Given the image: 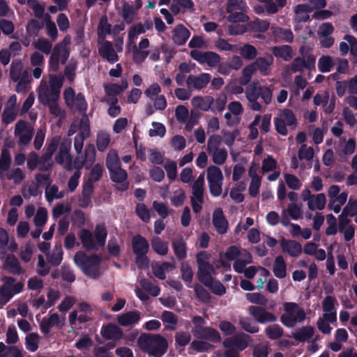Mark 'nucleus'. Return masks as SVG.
<instances>
[{
	"label": "nucleus",
	"instance_id": "1",
	"mask_svg": "<svg viewBox=\"0 0 357 357\" xmlns=\"http://www.w3.org/2000/svg\"><path fill=\"white\" fill-rule=\"evenodd\" d=\"M63 85V77L49 75L48 79L43 77L37 88L38 99L45 105L54 100H59L60 89Z\"/></svg>",
	"mask_w": 357,
	"mask_h": 357
},
{
	"label": "nucleus",
	"instance_id": "2",
	"mask_svg": "<svg viewBox=\"0 0 357 357\" xmlns=\"http://www.w3.org/2000/svg\"><path fill=\"white\" fill-rule=\"evenodd\" d=\"M139 348L155 357H161L167 351V342L160 335L142 334L137 340Z\"/></svg>",
	"mask_w": 357,
	"mask_h": 357
},
{
	"label": "nucleus",
	"instance_id": "3",
	"mask_svg": "<svg viewBox=\"0 0 357 357\" xmlns=\"http://www.w3.org/2000/svg\"><path fill=\"white\" fill-rule=\"evenodd\" d=\"M107 235V230L103 225H96L94 235L86 229H81L78 233L83 247L87 250H97L100 247H103Z\"/></svg>",
	"mask_w": 357,
	"mask_h": 357
},
{
	"label": "nucleus",
	"instance_id": "4",
	"mask_svg": "<svg viewBox=\"0 0 357 357\" xmlns=\"http://www.w3.org/2000/svg\"><path fill=\"white\" fill-rule=\"evenodd\" d=\"M75 264L87 276L97 278L101 275L100 264L101 257L97 255H87L82 251L76 252L74 257Z\"/></svg>",
	"mask_w": 357,
	"mask_h": 357
},
{
	"label": "nucleus",
	"instance_id": "5",
	"mask_svg": "<svg viewBox=\"0 0 357 357\" xmlns=\"http://www.w3.org/2000/svg\"><path fill=\"white\" fill-rule=\"evenodd\" d=\"M11 156L8 150L3 148L0 155V178L12 181L14 184H20L25 178V174L20 167L9 169Z\"/></svg>",
	"mask_w": 357,
	"mask_h": 357
},
{
	"label": "nucleus",
	"instance_id": "6",
	"mask_svg": "<svg viewBox=\"0 0 357 357\" xmlns=\"http://www.w3.org/2000/svg\"><path fill=\"white\" fill-rule=\"evenodd\" d=\"M306 319L304 308L294 302H285L283 304V312L280 317L282 324L287 328H294Z\"/></svg>",
	"mask_w": 357,
	"mask_h": 357
},
{
	"label": "nucleus",
	"instance_id": "7",
	"mask_svg": "<svg viewBox=\"0 0 357 357\" xmlns=\"http://www.w3.org/2000/svg\"><path fill=\"white\" fill-rule=\"evenodd\" d=\"M243 259H236L234 263V269L237 273H243L245 277L248 279L254 278L257 273H259L260 276L262 277L269 275V271L261 266H251L245 268L247 264H251L252 261V257L249 252H243Z\"/></svg>",
	"mask_w": 357,
	"mask_h": 357
},
{
	"label": "nucleus",
	"instance_id": "8",
	"mask_svg": "<svg viewBox=\"0 0 357 357\" xmlns=\"http://www.w3.org/2000/svg\"><path fill=\"white\" fill-rule=\"evenodd\" d=\"M276 131L282 136L288 134L287 127L295 128L298 126L297 118L292 110L284 108L278 112L273 120Z\"/></svg>",
	"mask_w": 357,
	"mask_h": 357
},
{
	"label": "nucleus",
	"instance_id": "9",
	"mask_svg": "<svg viewBox=\"0 0 357 357\" xmlns=\"http://www.w3.org/2000/svg\"><path fill=\"white\" fill-rule=\"evenodd\" d=\"M222 139L218 135L210 136L207 141V151L212 158L213 163L222 165L227 158V151L224 148H220Z\"/></svg>",
	"mask_w": 357,
	"mask_h": 357
},
{
	"label": "nucleus",
	"instance_id": "10",
	"mask_svg": "<svg viewBox=\"0 0 357 357\" xmlns=\"http://www.w3.org/2000/svg\"><path fill=\"white\" fill-rule=\"evenodd\" d=\"M210 255L206 252H201L197 255V261L199 271L197 276L201 282L204 285H208L213 279L212 275L215 272L214 267L209 263Z\"/></svg>",
	"mask_w": 357,
	"mask_h": 357
},
{
	"label": "nucleus",
	"instance_id": "11",
	"mask_svg": "<svg viewBox=\"0 0 357 357\" xmlns=\"http://www.w3.org/2000/svg\"><path fill=\"white\" fill-rule=\"evenodd\" d=\"M204 184V174H201L192 184L190 203L193 211L196 213H199L202 209L205 194Z\"/></svg>",
	"mask_w": 357,
	"mask_h": 357
},
{
	"label": "nucleus",
	"instance_id": "12",
	"mask_svg": "<svg viewBox=\"0 0 357 357\" xmlns=\"http://www.w3.org/2000/svg\"><path fill=\"white\" fill-rule=\"evenodd\" d=\"M206 178L211 194L219 197L222 192L224 176L220 167L210 165L206 169Z\"/></svg>",
	"mask_w": 357,
	"mask_h": 357
},
{
	"label": "nucleus",
	"instance_id": "13",
	"mask_svg": "<svg viewBox=\"0 0 357 357\" xmlns=\"http://www.w3.org/2000/svg\"><path fill=\"white\" fill-rule=\"evenodd\" d=\"M24 284L22 282H16L11 277L5 278L3 284L0 287V305H5L12 297L22 292Z\"/></svg>",
	"mask_w": 357,
	"mask_h": 357
},
{
	"label": "nucleus",
	"instance_id": "14",
	"mask_svg": "<svg viewBox=\"0 0 357 357\" xmlns=\"http://www.w3.org/2000/svg\"><path fill=\"white\" fill-rule=\"evenodd\" d=\"M328 197V208L333 212L338 213L342 206L347 202L348 192L340 191V188L337 185H331L327 191Z\"/></svg>",
	"mask_w": 357,
	"mask_h": 357
},
{
	"label": "nucleus",
	"instance_id": "15",
	"mask_svg": "<svg viewBox=\"0 0 357 357\" xmlns=\"http://www.w3.org/2000/svg\"><path fill=\"white\" fill-rule=\"evenodd\" d=\"M63 98L70 109H75L84 114L86 113L88 106L82 93H79L76 95L75 91L68 87L63 91Z\"/></svg>",
	"mask_w": 357,
	"mask_h": 357
},
{
	"label": "nucleus",
	"instance_id": "16",
	"mask_svg": "<svg viewBox=\"0 0 357 357\" xmlns=\"http://www.w3.org/2000/svg\"><path fill=\"white\" fill-rule=\"evenodd\" d=\"M14 135L18 138V144L21 146H26L31 142L33 128L24 121H19L15 124Z\"/></svg>",
	"mask_w": 357,
	"mask_h": 357
},
{
	"label": "nucleus",
	"instance_id": "17",
	"mask_svg": "<svg viewBox=\"0 0 357 357\" xmlns=\"http://www.w3.org/2000/svg\"><path fill=\"white\" fill-rule=\"evenodd\" d=\"M128 86V82L123 79L121 84L107 83L103 84L106 96L102 100L107 103H117L116 96L123 93Z\"/></svg>",
	"mask_w": 357,
	"mask_h": 357
},
{
	"label": "nucleus",
	"instance_id": "18",
	"mask_svg": "<svg viewBox=\"0 0 357 357\" xmlns=\"http://www.w3.org/2000/svg\"><path fill=\"white\" fill-rule=\"evenodd\" d=\"M261 169L263 174L268 173L267 178L270 181L277 180L280 175V169L278 162L271 155H268L262 160Z\"/></svg>",
	"mask_w": 357,
	"mask_h": 357
},
{
	"label": "nucleus",
	"instance_id": "19",
	"mask_svg": "<svg viewBox=\"0 0 357 357\" xmlns=\"http://www.w3.org/2000/svg\"><path fill=\"white\" fill-rule=\"evenodd\" d=\"M314 63L315 57L314 56H309L306 59L302 57H297L293 61L291 65L287 67L286 72L282 75L285 77L287 74L301 72L305 68H314Z\"/></svg>",
	"mask_w": 357,
	"mask_h": 357
},
{
	"label": "nucleus",
	"instance_id": "20",
	"mask_svg": "<svg viewBox=\"0 0 357 357\" xmlns=\"http://www.w3.org/2000/svg\"><path fill=\"white\" fill-rule=\"evenodd\" d=\"M190 56L199 63H207L210 67L216 66L220 61V55L213 52H203L194 50L190 52Z\"/></svg>",
	"mask_w": 357,
	"mask_h": 357
},
{
	"label": "nucleus",
	"instance_id": "21",
	"mask_svg": "<svg viewBox=\"0 0 357 357\" xmlns=\"http://www.w3.org/2000/svg\"><path fill=\"white\" fill-rule=\"evenodd\" d=\"M303 217L301 208L295 203H291L287 208H284L281 214V222L284 227L289 225V218L294 220H298Z\"/></svg>",
	"mask_w": 357,
	"mask_h": 357
},
{
	"label": "nucleus",
	"instance_id": "22",
	"mask_svg": "<svg viewBox=\"0 0 357 357\" xmlns=\"http://www.w3.org/2000/svg\"><path fill=\"white\" fill-rule=\"evenodd\" d=\"M149 47V40L148 38H142L138 45L135 43L129 47L132 50V59L137 63H143L149 56V52L146 49Z\"/></svg>",
	"mask_w": 357,
	"mask_h": 357
},
{
	"label": "nucleus",
	"instance_id": "23",
	"mask_svg": "<svg viewBox=\"0 0 357 357\" xmlns=\"http://www.w3.org/2000/svg\"><path fill=\"white\" fill-rule=\"evenodd\" d=\"M337 305L335 298L331 296H326L322 302L323 314L321 317L328 319L331 324L336 322V306Z\"/></svg>",
	"mask_w": 357,
	"mask_h": 357
},
{
	"label": "nucleus",
	"instance_id": "24",
	"mask_svg": "<svg viewBox=\"0 0 357 357\" xmlns=\"http://www.w3.org/2000/svg\"><path fill=\"white\" fill-rule=\"evenodd\" d=\"M329 99V92L328 91H323L314 96L313 101L315 105H321L326 113L331 114L335 109V98L334 96L332 97L331 98L330 102L328 103Z\"/></svg>",
	"mask_w": 357,
	"mask_h": 357
},
{
	"label": "nucleus",
	"instance_id": "25",
	"mask_svg": "<svg viewBox=\"0 0 357 357\" xmlns=\"http://www.w3.org/2000/svg\"><path fill=\"white\" fill-rule=\"evenodd\" d=\"M250 338V336L246 334L239 333L234 337L225 340L223 345L226 348H235L237 350L242 351L248 346Z\"/></svg>",
	"mask_w": 357,
	"mask_h": 357
},
{
	"label": "nucleus",
	"instance_id": "26",
	"mask_svg": "<svg viewBox=\"0 0 357 357\" xmlns=\"http://www.w3.org/2000/svg\"><path fill=\"white\" fill-rule=\"evenodd\" d=\"M98 52L102 58L111 63H114L119 60L117 53L111 42L107 40L99 41Z\"/></svg>",
	"mask_w": 357,
	"mask_h": 357
},
{
	"label": "nucleus",
	"instance_id": "27",
	"mask_svg": "<svg viewBox=\"0 0 357 357\" xmlns=\"http://www.w3.org/2000/svg\"><path fill=\"white\" fill-rule=\"evenodd\" d=\"M248 311L259 323L264 324L266 322H274L276 321V317L273 314L266 311L263 307L251 305L249 307Z\"/></svg>",
	"mask_w": 357,
	"mask_h": 357
},
{
	"label": "nucleus",
	"instance_id": "28",
	"mask_svg": "<svg viewBox=\"0 0 357 357\" xmlns=\"http://www.w3.org/2000/svg\"><path fill=\"white\" fill-rule=\"evenodd\" d=\"M211 78L208 73H202L198 76L190 75L186 80V85L190 90H200L209 83Z\"/></svg>",
	"mask_w": 357,
	"mask_h": 357
},
{
	"label": "nucleus",
	"instance_id": "29",
	"mask_svg": "<svg viewBox=\"0 0 357 357\" xmlns=\"http://www.w3.org/2000/svg\"><path fill=\"white\" fill-rule=\"evenodd\" d=\"M213 224L220 234H224L228 229V222L220 208H216L213 213Z\"/></svg>",
	"mask_w": 357,
	"mask_h": 357
},
{
	"label": "nucleus",
	"instance_id": "30",
	"mask_svg": "<svg viewBox=\"0 0 357 357\" xmlns=\"http://www.w3.org/2000/svg\"><path fill=\"white\" fill-rule=\"evenodd\" d=\"M151 26V22H146V24L139 23L131 26L128 30V47H132V45L135 43V40L137 39L138 36L144 33Z\"/></svg>",
	"mask_w": 357,
	"mask_h": 357
},
{
	"label": "nucleus",
	"instance_id": "31",
	"mask_svg": "<svg viewBox=\"0 0 357 357\" xmlns=\"http://www.w3.org/2000/svg\"><path fill=\"white\" fill-rule=\"evenodd\" d=\"M63 321L64 318L61 319L58 314L53 313L49 317L43 319L40 328L43 333L47 334L50 333L51 328L63 325Z\"/></svg>",
	"mask_w": 357,
	"mask_h": 357
},
{
	"label": "nucleus",
	"instance_id": "32",
	"mask_svg": "<svg viewBox=\"0 0 357 357\" xmlns=\"http://www.w3.org/2000/svg\"><path fill=\"white\" fill-rule=\"evenodd\" d=\"M88 130V135H90V122L88 117L85 115L81 119H75L71 123L70 128L68 132V136H72L73 135L77 133V135H80L83 129Z\"/></svg>",
	"mask_w": 357,
	"mask_h": 357
},
{
	"label": "nucleus",
	"instance_id": "33",
	"mask_svg": "<svg viewBox=\"0 0 357 357\" xmlns=\"http://www.w3.org/2000/svg\"><path fill=\"white\" fill-rule=\"evenodd\" d=\"M100 333L104 338L107 340H119L123 336L121 329L112 324L102 326Z\"/></svg>",
	"mask_w": 357,
	"mask_h": 357
},
{
	"label": "nucleus",
	"instance_id": "34",
	"mask_svg": "<svg viewBox=\"0 0 357 357\" xmlns=\"http://www.w3.org/2000/svg\"><path fill=\"white\" fill-rule=\"evenodd\" d=\"M282 250L291 257H297L302 252V245L295 241L282 239L280 242Z\"/></svg>",
	"mask_w": 357,
	"mask_h": 357
},
{
	"label": "nucleus",
	"instance_id": "35",
	"mask_svg": "<svg viewBox=\"0 0 357 357\" xmlns=\"http://www.w3.org/2000/svg\"><path fill=\"white\" fill-rule=\"evenodd\" d=\"M338 229L340 232L343 234L346 241H351L354 236V227L349 223V220L346 217L340 216Z\"/></svg>",
	"mask_w": 357,
	"mask_h": 357
},
{
	"label": "nucleus",
	"instance_id": "36",
	"mask_svg": "<svg viewBox=\"0 0 357 357\" xmlns=\"http://www.w3.org/2000/svg\"><path fill=\"white\" fill-rule=\"evenodd\" d=\"M132 245L135 255H146L149 249L148 241L140 235L135 236L132 238Z\"/></svg>",
	"mask_w": 357,
	"mask_h": 357
},
{
	"label": "nucleus",
	"instance_id": "37",
	"mask_svg": "<svg viewBox=\"0 0 357 357\" xmlns=\"http://www.w3.org/2000/svg\"><path fill=\"white\" fill-rule=\"evenodd\" d=\"M71 38L70 36H66L63 40L55 45L53 52H56L61 58V61L64 63L68 58L69 45L70 44Z\"/></svg>",
	"mask_w": 357,
	"mask_h": 357
},
{
	"label": "nucleus",
	"instance_id": "38",
	"mask_svg": "<svg viewBox=\"0 0 357 357\" xmlns=\"http://www.w3.org/2000/svg\"><path fill=\"white\" fill-rule=\"evenodd\" d=\"M4 270L13 274H20L22 272V267L17 258L13 255H9L6 257L3 264Z\"/></svg>",
	"mask_w": 357,
	"mask_h": 357
},
{
	"label": "nucleus",
	"instance_id": "39",
	"mask_svg": "<svg viewBox=\"0 0 357 357\" xmlns=\"http://www.w3.org/2000/svg\"><path fill=\"white\" fill-rule=\"evenodd\" d=\"M192 333L196 337L213 341H220V340L218 332L212 328H195L192 330Z\"/></svg>",
	"mask_w": 357,
	"mask_h": 357
},
{
	"label": "nucleus",
	"instance_id": "40",
	"mask_svg": "<svg viewBox=\"0 0 357 357\" xmlns=\"http://www.w3.org/2000/svg\"><path fill=\"white\" fill-rule=\"evenodd\" d=\"M190 36V31L183 25L180 24L174 29L172 38L175 43L181 45L186 43Z\"/></svg>",
	"mask_w": 357,
	"mask_h": 357
},
{
	"label": "nucleus",
	"instance_id": "41",
	"mask_svg": "<svg viewBox=\"0 0 357 357\" xmlns=\"http://www.w3.org/2000/svg\"><path fill=\"white\" fill-rule=\"evenodd\" d=\"M303 251L308 255L314 256L319 261H323L326 257L325 250L322 248H319L318 245L312 242L306 243L304 246Z\"/></svg>",
	"mask_w": 357,
	"mask_h": 357
},
{
	"label": "nucleus",
	"instance_id": "42",
	"mask_svg": "<svg viewBox=\"0 0 357 357\" xmlns=\"http://www.w3.org/2000/svg\"><path fill=\"white\" fill-rule=\"evenodd\" d=\"M10 77L14 81L24 80L26 73L24 70L23 64L21 61H13L10 66Z\"/></svg>",
	"mask_w": 357,
	"mask_h": 357
},
{
	"label": "nucleus",
	"instance_id": "43",
	"mask_svg": "<svg viewBox=\"0 0 357 357\" xmlns=\"http://www.w3.org/2000/svg\"><path fill=\"white\" fill-rule=\"evenodd\" d=\"M140 314L136 311H131L122 314L118 317V322L123 326H128L137 324L140 319Z\"/></svg>",
	"mask_w": 357,
	"mask_h": 357
},
{
	"label": "nucleus",
	"instance_id": "44",
	"mask_svg": "<svg viewBox=\"0 0 357 357\" xmlns=\"http://www.w3.org/2000/svg\"><path fill=\"white\" fill-rule=\"evenodd\" d=\"M314 330L310 326H305L296 330L292 333L291 337L299 342L308 341L313 337Z\"/></svg>",
	"mask_w": 357,
	"mask_h": 357
},
{
	"label": "nucleus",
	"instance_id": "45",
	"mask_svg": "<svg viewBox=\"0 0 357 357\" xmlns=\"http://www.w3.org/2000/svg\"><path fill=\"white\" fill-rule=\"evenodd\" d=\"M273 273L274 275L279 279H282L286 277L287 264L282 256H278L275 259L273 265Z\"/></svg>",
	"mask_w": 357,
	"mask_h": 357
},
{
	"label": "nucleus",
	"instance_id": "46",
	"mask_svg": "<svg viewBox=\"0 0 357 357\" xmlns=\"http://www.w3.org/2000/svg\"><path fill=\"white\" fill-rule=\"evenodd\" d=\"M273 36L279 40H282L288 43L293 41L294 35L292 31L289 29H282L278 26H273L271 28Z\"/></svg>",
	"mask_w": 357,
	"mask_h": 357
},
{
	"label": "nucleus",
	"instance_id": "47",
	"mask_svg": "<svg viewBox=\"0 0 357 357\" xmlns=\"http://www.w3.org/2000/svg\"><path fill=\"white\" fill-rule=\"evenodd\" d=\"M273 63V58L269 56L267 58L259 57L253 63L256 66V70H259L263 75H268L271 72V66Z\"/></svg>",
	"mask_w": 357,
	"mask_h": 357
},
{
	"label": "nucleus",
	"instance_id": "48",
	"mask_svg": "<svg viewBox=\"0 0 357 357\" xmlns=\"http://www.w3.org/2000/svg\"><path fill=\"white\" fill-rule=\"evenodd\" d=\"M326 204V195L324 193H319L314 195L307 205L311 211H321L324 208Z\"/></svg>",
	"mask_w": 357,
	"mask_h": 357
},
{
	"label": "nucleus",
	"instance_id": "49",
	"mask_svg": "<svg viewBox=\"0 0 357 357\" xmlns=\"http://www.w3.org/2000/svg\"><path fill=\"white\" fill-rule=\"evenodd\" d=\"M111 142V137L109 132L105 131H100L97 134L96 146L97 149L100 151H105Z\"/></svg>",
	"mask_w": 357,
	"mask_h": 357
},
{
	"label": "nucleus",
	"instance_id": "50",
	"mask_svg": "<svg viewBox=\"0 0 357 357\" xmlns=\"http://www.w3.org/2000/svg\"><path fill=\"white\" fill-rule=\"evenodd\" d=\"M112 33V26L108 23L107 18L105 15L101 17L98 26V34L101 41L105 40L107 36Z\"/></svg>",
	"mask_w": 357,
	"mask_h": 357
},
{
	"label": "nucleus",
	"instance_id": "51",
	"mask_svg": "<svg viewBox=\"0 0 357 357\" xmlns=\"http://www.w3.org/2000/svg\"><path fill=\"white\" fill-rule=\"evenodd\" d=\"M296 17L298 22H305L309 19V13L312 12L311 8L307 3L299 4L296 6L294 10Z\"/></svg>",
	"mask_w": 357,
	"mask_h": 357
},
{
	"label": "nucleus",
	"instance_id": "52",
	"mask_svg": "<svg viewBox=\"0 0 357 357\" xmlns=\"http://www.w3.org/2000/svg\"><path fill=\"white\" fill-rule=\"evenodd\" d=\"M236 51H238L243 58L248 60L255 59L257 55V49L249 44H245L242 46L236 45Z\"/></svg>",
	"mask_w": 357,
	"mask_h": 357
},
{
	"label": "nucleus",
	"instance_id": "53",
	"mask_svg": "<svg viewBox=\"0 0 357 357\" xmlns=\"http://www.w3.org/2000/svg\"><path fill=\"white\" fill-rule=\"evenodd\" d=\"M59 100H54L43 105L48 107L49 112L52 115L59 119H63L66 116V112L60 106Z\"/></svg>",
	"mask_w": 357,
	"mask_h": 357
},
{
	"label": "nucleus",
	"instance_id": "54",
	"mask_svg": "<svg viewBox=\"0 0 357 357\" xmlns=\"http://www.w3.org/2000/svg\"><path fill=\"white\" fill-rule=\"evenodd\" d=\"M174 266L169 262H165L162 264L152 265L153 273L155 277L160 280L165 279V272L172 270Z\"/></svg>",
	"mask_w": 357,
	"mask_h": 357
},
{
	"label": "nucleus",
	"instance_id": "55",
	"mask_svg": "<svg viewBox=\"0 0 357 357\" xmlns=\"http://www.w3.org/2000/svg\"><path fill=\"white\" fill-rule=\"evenodd\" d=\"M273 53L276 57H280L286 61H289L293 57L292 50L288 45L274 47L273 48Z\"/></svg>",
	"mask_w": 357,
	"mask_h": 357
},
{
	"label": "nucleus",
	"instance_id": "56",
	"mask_svg": "<svg viewBox=\"0 0 357 357\" xmlns=\"http://www.w3.org/2000/svg\"><path fill=\"white\" fill-rule=\"evenodd\" d=\"M161 319L165 327L170 330H174L178 323L177 316L169 311H165L161 314Z\"/></svg>",
	"mask_w": 357,
	"mask_h": 357
},
{
	"label": "nucleus",
	"instance_id": "57",
	"mask_svg": "<svg viewBox=\"0 0 357 357\" xmlns=\"http://www.w3.org/2000/svg\"><path fill=\"white\" fill-rule=\"evenodd\" d=\"M210 109L213 112H222L225 109L227 104L226 96H221L214 99L209 97Z\"/></svg>",
	"mask_w": 357,
	"mask_h": 357
},
{
	"label": "nucleus",
	"instance_id": "58",
	"mask_svg": "<svg viewBox=\"0 0 357 357\" xmlns=\"http://www.w3.org/2000/svg\"><path fill=\"white\" fill-rule=\"evenodd\" d=\"M248 9V7L243 0H227V13H232L236 10L247 11Z\"/></svg>",
	"mask_w": 357,
	"mask_h": 357
},
{
	"label": "nucleus",
	"instance_id": "59",
	"mask_svg": "<svg viewBox=\"0 0 357 357\" xmlns=\"http://www.w3.org/2000/svg\"><path fill=\"white\" fill-rule=\"evenodd\" d=\"M39 342L40 336L36 333H29L25 338L26 347L31 352H34L38 349Z\"/></svg>",
	"mask_w": 357,
	"mask_h": 357
},
{
	"label": "nucleus",
	"instance_id": "60",
	"mask_svg": "<svg viewBox=\"0 0 357 357\" xmlns=\"http://www.w3.org/2000/svg\"><path fill=\"white\" fill-rule=\"evenodd\" d=\"M153 250L160 255H165L168 252V244L159 238H154L151 240Z\"/></svg>",
	"mask_w": 357,
	"mask_h": 357
},
{
	"label": "nucleus",
	"instance_id": "61",
	"mask_svg": "<svg viewBox=\"0 0 357 357\" xmlns=\"http://www.w3.org/2000/svg\"><path fill=\"white\" fill-rule=\"evenodd\" d=\"M106 165L109 170L115 169L121 166V161L116 151L112 149L109 151L106 158Z\"/></svg>",
	"mask_w": 357,
	"mask_h": 357
},
{
	"label": "nucleus",
	"instance_id": "62",
	"mask_svg": "<svg viewBox=\"0 0 357 357\" xmlns=\"http://www.w3.org/2000/svg\"><path fill=\"white\" fill-rule=\"evenodd\" d=\"M45 25L46 33L53 41L56 40L58 37V31L54 22L51 20V17L49 15H46L45 17Z\"/></svg>",
	"mask_w": 357,
	"mask_h": 357
},
{
	"label": "nucleus",
	"instance_id": "63",
	"mask_svg": "<svg viewBox=\"0 0 357 357\" xmlns=\"http://www.w3.org/2000/svg\"><path fill=\"white\" fill-rule=\"evenodd\" d=\"M334 65L333 59L330 56H322L318 61V68L321 73L330 72Z\"/></svg>",
	"mask_w": 357,
	"mask_h": 357
},
{
	"label": "nucleus",
	"instance_id": "64",
	"mask_svg": "<svg viewBox=\"0 0 357 357\" xmlns=\"http://www.w3.org/2000/svg\"><path fill=\"white\" fill-rule=\"evenodd\" d=\"M261 85L259 82H253L245 89V96L248 100L259 97Z\"/></svg>",
	"mask_w": 357,
	"mask_h": 357
}]
</instances>
